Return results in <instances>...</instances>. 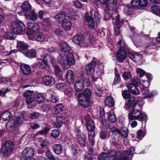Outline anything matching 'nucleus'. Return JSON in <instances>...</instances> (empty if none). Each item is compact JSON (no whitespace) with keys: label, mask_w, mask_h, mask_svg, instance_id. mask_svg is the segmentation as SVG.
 Wrapping results in <instances>:
<instances>
[{"label":"nucleus","mask_w":160,"mask_h":160,"mask_svg":"<svg viewBox=\"0 0 160 160\" xmlns=\"http://www.w3.org/2000/svg\"><path fill=\"white\" fill-rule=\"evenodd\" d=\"M21 69L22 72L25 75L29 74L31 72L30 67L28 65L25 63L21 64Z\"/></svg>","instance_id":"cd10ccee"},{"label":"nucleus","mask_w":160,"mask_h":160,"mask_svg":"<svg viewBox=\"0 0 160 160\" xmlns=\"http://www.w3.org/2000/svg\"><path fill=\"white\" fill-rule=\"evenodd\" d=\"M112 12H105L104 14V19L106 20H109L110 18H111V19L113 21L112 18Z\"/></svg>","instance_id":"680f3d73"},{"label":"nucleus","mask_w":160,"mask_h":160,"mask_svg":"<svg viewBox=\"0 0 160 160\" xmlns=\"http://www.w3.org/2000/svg\"><path fill=\"white\" fill-rule=\"evenodd\" d=\"M41 24L43 26L46 28V29L49 28L51 27L49 23L48 20L47 18L44 19L42 22Z\"/></svg>","instance_id":"603ef678"},{"label":"nucleus","mask_w":160,"mask_h":160,"mask_svg":"<svg viewBox=\"0 0 160 160\" xmlns=\"http://www.w3.org/2000/svg\"><path fill=\"white\" fill-rule=\"evenodd\" d=\"M67 13L64 12H61L56 14L54 18L55 20L59 22H61L64 19H66Z\"/></svg>","instance_id":"aec40b11"},{"label":"nucleus","mask_w":160,"mask_h":160,"mask_svg":"<svg viewBox=\"0 0 160 160\" xmlns=\"http://www.w3.org/2000/svg\"><path fill=\"white\" fill-rule=\"evenodd\" d=\"M122 77L125 80H127L131 78V73L130 72H125L122 75Z\"/></svg>","instance_id":"052dcab7"},{"label":"nucleus","mask_w":160,"mask_h":160,"mask_svg":"<svg viewBox=\"0 0 160 160\" xmlns=\"http://www.w3.org/2000/svg\"><path fill=\"white\" fill-rule=\"evenodd\" d=\"M58 59L59 62L62 64L67 63L69 65L71 66L75 64L74 57L72 53H69L67 55L65 52L59 53Z\"/></svg>","instance_id":"20e7f679"},{"label":"nucleus","mask_w":160,"mask_h":160,"mask_svg":"<svg viewBox=\"0 0 160 160\" xmlns=\"http://www.w3.org/2000/svg\"><path fill=\"white\" fill-rule=\"evenodd\" d=\"M140 83L143 88H147L150 84L149 81L143 79L140 80Z\"/></svg>","instance_id":"5fc2aeb1"},{"label":"nucleus","mask_w":160,"mask_h":160,"mask_svg":"<svg viewBox=\"0 0 160 160\" xmlns=\"http://www.w3.org/2000/svg\"><path fill=\"white\" fill-rule=\"evenodd\" d=\"M47 64L42 59H38V62L32 65L34 68L36 69L37 68L39 67L40 68H44L46 67Z\"/></svg>","instance_id":"a878e982"},{"label":"nucleus","mask_w":160,"mask_h":160,"mask_svg":"<svg viewBox=\"0 0 160 160\" xmlns=\"http://www.w3.org/2000/svg\"><path fill=\"white\" fill-rule=\"evenodd\" d=\"M48 92L52 96L51 101L53 103L57 102L59 99L58 96L57 94L55 93L53 91L51 90H48Z\"/></svg>","instance_id":"72a5a7b5"},{"label":"nucleus","mask_w":160,"mask_h":160,"mask_svg":"<svg viewBox=\"0 0 160 160\" xmlns=\"http://www.w3.org/2000/svg\"><path fill=\"white\" fill-rule=\"evenodd\" d=\"M108 118L109 121L112 123L115 122L116 120L115 113L113 111H111L109 113Z\"/></svg>","instance_id":"79ce46f5"},{"label":"nucleus","mask_w":160,"mask_h":160,"mask_svg":"<svg viewBox=\"0 0 160 160\" xmlns=\"http://www.w3.org/2000/svg\"><path fill=\"white\" fill-rule=\"evenodd\" d=\"M84 119L86 120L87 130L88 132V138L90 143L92 145L94 144V137L95 136L94 123L92 120L90 118V116L86 115L84 117Z\"/></svg>","instance_id":"f03ea898"},{"label":"nucleus","mask_w":160,"mask_h":160,"mask_svg":"<svg viewBox=\"0 0 160 160\" xmlns=\"http://www.w3.org/2000/svg\"><path fill=\"white\" fill-rule=\"evenodd\" d=\"M78 99L79 104L82 107L86 108L89 106L90 102V99L81 96H78Z\"/></svg>","instance_id":"2eb2a0df"},{"label":"nucleus","mask_w":160,"mask_h":160,"mask_svg":"<svg viewBox=\"0 0 160 160\" xmlns=\"http://www.w3.org/2000/svg\"><path fill=\"white\" fill-rule=\"evenodd\" d=\"M107 3V7L109 10V12H112L113 14L112 15V18L113 21L118 16L120 18L119 15L118 14L116 9L117 6V2L108 3Z\"/></svg>","instance_id":"f8f14e48"},{"label":"nucleus","mask_w":160,"mask_h":160,"mask_svg":"<svg viewBox=\"0 0 160 160\" xmlns=\"http://www.w3.org/2000/svg\"><path fill=\"white\" fill-rule=\"evenodd\" d=\"M34 154L33 149L30 147L26 148L23 150L22 157V160H28L32 157Z\"/></svg>","instance_id":"ddd939ff"},{"label":"nucleus","mask_w":160,"mask_h":160,"mask_svg":"<svg viewBox=\"0 0 160 160\" xmlns=\"http://www.w3.org/2000/svg\"><path fill=\"white\" fill-rule=\"evenodd\" d=\"M81 78V80H77L74 85L75 89L77 91L79 92L82 90L83 88L84 83H86L88 85L90 83L88 78H86L82 76Z\"/></svg>","instance_id":"9d476101"},{"label":"nucleus","mask_w":160,"mask_h":160,"mask_svg":"<svg viewBox=\"0 0 160 160\" xmlns=\"http://www.w3.org/2000/svg\"><path fill=\"white\" fill-rule=\"evenodd\" d=\"M22 8L25 14L30 11V10L31 9V6L29 2L25 1L22 5Z\"/></svg>","instance_id":"7c9ffc66"},{"label":"nucleus","mask_w":160,"mask_h":160,"mask_svg":"<svg viewBox=\"0 0 160 160\" xmlns=\"http://www.w3.org/2000/svg\"><path fill=\"white\" fill-rule=\"evenodd\" d=\"M131 5L133 8H139L140 3L139 0H132L131 2Z\"/></svg>","instance_id":"8fccbe9b"},{"label":"nucleus","mask_w":160,"mask_h":160,"mask_svg":"<svg viewBox=\"0 0 160 160\" xmlns=\"http://www.w3.org/2000/svg\"><path fill=\"white\" fill-rule=\"evenodd\" d=\"M27 26L31 30L30 34L33 33L35 34L40 30L39 25L35 22H28L27 23Z\"/></svg>","instance_id":"dca6fc26"},{"label":"nucleus","mask_w":160,"mask_h":160,"mask_svg":"<svg viewBox=\"0 0 160 160\" xmlns=\"http://www.w3.org/2000/svg\"><path fill=\"white\" fill-rule=\"evenodd\" d=\"M94 91L96 94L99 97H101L102 94V91L101 88L98 85L94 88Z\"/></svg>","instance_id":"3c124183"},{"label":"nucleus","mask_w":160,"mask_h":160,"mask_svg":"<svg viewBox=\"0 0 160 160\" xmlns=\"http://www.w3.org/2000/svg\"><path fill=\"white\" fill-rule=\"evenodd\" d=\"M133 9L129 6H126L125 7L124 11L126 15H130L133 12Z\"/></svg>","instance_id":"a18cd8bd"},{"label":"nucleus","mask_w":160,"mask_h":160,"mask_svg":"<svg viewBox=\"0 0 160 160\" xmlns=\"http://www.w3.org/2000/svg\"><path fill=\"white\" fill-rule=\"evenodd\" d=\"M56 119V121L53 123V125L56 128H60L62 124L63 118L61 116H58Z\"/></svg>","instance_id":"f704fd0d"},{"label":"nucleus","mask_w":160,"mask_h":160,"mask_svg":"<svg viewBox=\"0 0 160 160\" xmlns=\"http://www.w3.org/2000/svg\"><path fill=\"white\" fill-rule=\"evenodd\" d=\"M152 12L156 15H160V8L157 5H154L151 8Z\"/></svg>","instance_id":"de8ad7c7"},{"label":"nucleus","mask_w":160,"mask_h":160,"mask_svg":"<svg viewBox=\"0 0 160 160\" xmlns=\"http://www.w3.org/2000/svg\"><path fill=\"white\" fill-rule=\"evenodd\" d=\"M60 134V132L58 130L55 129L52 131L51 135L54 138H58Z\"/></svg>","instance_id":"338daca9"},{"label":"nucleus","mask_w":160,"mask_h":160,"mask_svg":"<svg viewBox=\"0 0 160 160\" xmlns=\"http://www.w3.org/2000/svg\"><path fill=\"white\" fill-rule=\"evenodd\" d=\"M46 155L49 160H57L58 158H55L52 155L51 152L49 150L47 151L46 153Z\"/></svg>","instance_id":"13d9d810"},{"label":"nucleus","mask_w":160,"mask_h":160,"mask_svg":"<svg viewBox=\"0 0 160 160\" xmlns=\"http://www.w3.org/2000/svg\"><path fill=\"white\" fill-rule=\"evenodd\" d=\"M66 78L67 81L70 83L73 82L74 78L73 72L71 70H68L66 74Z\"/></svg>","instance_id":"c85d7f7f"},{"label":"nucleus","mask_w":160,"mask_h":160,"mask_svg":"<svg viewBox=\"0 0 160 160\" xmlns=\"http://www.w3.org/2000/svg\"><path fill=\"white\" fill-rule=\"evenodd\" d=\"M10 91L8 88H3L0 90V96L3 97L5 96V94Z\"/></svg>","instance_id":"e2e57ef3"},{"label":"nucleus","mask_w":160,"mask_h":160,"mask_svg":"<svg viewBox=\"0 0 160 160\" xmlns=\"http://www.w3.org/2000/svg\"><path fill=\"white\" fill-rule=\"evenodd\" d=\"M14 147V144L10 141H7L2 145L1 150V153L3 154V156H7L12 151Z\"/></svg>","instance_id":"1a4fd4ad"},{"label":"nucleus","mask_w":160,"mask_h":160,"mask_svg":"<svg viewBox=\"0 0 160 160\" xmlns=\"http://www.w3.org/2000/svg\"><path fill=\"white\" fill-rule=\"evenodd\" d=\"M94 18L96 20V23L97 24L99 23L101 19L98 11H95L94 12Z\"/></svg>","instance_id":"6e6d98bb"},{"label":"nucleus","mask_w":160,"mask_h":160,"mask_svg":"<svg viewBox=\"0 0 160 160\" xmlns=\"http://www.w3.org/2000/svg\"><path fill=\"white\" fill-rule=\"evenodd\" d=\"M78 96H81L90 99L91 92L90 89L86 88L82 92L79 93Z\"/></svg>","instance_id":"473e14b6"},{"label":"nucleus","mask_w":160,"mask_h":160,"mask_svg":"<svg viewBox=\"0 0 160 160\" xmlns=\"http://www.w3.org/2000/svg\"><path fill=\"white\" fill-rule=\"evenodd\" d=\"M25 55L28 58H33L36 57V52L34 50H31L26 52Z\"/></svg>","instance_id":"a19ab883"},{"label":"nucleus","mask_w":160,"mask_h":160,"mask_svg":"<svg viewBox=\"0 0 160 160\" xmlns=\"http://www.w3.org/2000/svg\"><path fill=\"white\" fill-rule=\"evenodd\" d=\"M53 59H54L52 56L47 55L44 57L42 60L45 62H46V64L48 65V63H51L52 64Z\"/></svg>","instance_id":"c03bdc74"},{"label":"nucleus","mask_w":160,"mask_h":160,"mask_svg":"<svg viewBox=\"0 0 160 160\" xmlns=\"http://www.w3.org/2000/svg\"><path fill=\"white\" fill-rule=\"evenodd\" d=\"M99 160H109L107 154L103 152L100 154L98 156Z\"/></svg>","instance_id":"864d4df0"},{"label":"nucleus","mask_w":160,"mask_h":160,"mask_svg":"<svg viewBox=\"0 0 160 160\" xmlns=\"http://www.w3.org/2000/svg\"><path fill=\"white\" fill-rule=\"evenodd\" d=\"M142 92L143 94L146 95V97H144V98H145L146 97L150 98L153 96L151 92H149L147 88H143L142 90Z\"/></svg>","instance_id":"37998d69"},{"label":"nucleus","mask_w":160,"mask_h":160,"mask_svg":"<svg viewBox=\"0 0 160 160\" xmlns=\"http://www.w3.org/2000/svg\"><path fill=\"white\" fill-rule=\"evenodd\" d=\"M117 44L118 47H120L117 53V58L119 62H122L127 57V53L124 50V42L123 41L120 40Z\"/></svg>","instance_id":"39448f33"},{"label":"nucleus","mask_w":160,"mask_h":160,"mask_svg":"<svg viewBox=\"0 0 160 160\" xmlns=\"http://www.w3.org/2000/svg\"><path fill=\"white\" fill-rule=\"evenodd\" d=\"M145 132L142 130H139L137 132V137L138 139H141L145 136Z\"/></svg>","instance_id":"0e129e2a"},{"label":"nucleus","mask_w":160,"mask_h":160,"mask_svg":"<svg viewBox=\"0 0 160 160\" xmlns=\"http://www.w3.org/2000/svg\"><path fill=\"white\" fill-rule=\"evenodd\" d=\"M64 91V94L68 96V97H72L73 95L72 91V90L70 88L68 87V88L65 89Z\"/></svg>","instance_id":"4d7b16f0"},{"label":"nucleus","mask_w":160,"mask_h":160,"mask_svg":"<svg viewBox=\"0 0 160 160\" xmlns=\"http://www.w3.org/2000/svg\"><path fill=\"white\" fill-rule=\"evenodd\" d=\"M113 23L115 24L116 23V25L114 26L115 32V35L118 36L120 33V28L121 26L123 24L126 25L127 24L128 25H129L128 21L125 19H121L120 20V18L118 16L116 17L114 20L113 21Z\"/></svg>","instance_id":"6e6552de"},{"label":"nucleus","mask_w":160,"mask_h":160,"mask_svg":"<svg viewBox=\"0 0 160 160\" xmlns=\"http://www.w3.org/2000/svg\"><path fill=\"white\" fill-rule=\"evenodd\" d=\"M128 130L127 128H124L120 131V134L122 138H126L128 135Z\"/></svg>","instance_id":"69168bd1"},{"label":"nucleus","mask_w":160,"mask_h":160,"mask_svg":"<svg viewBox=\"0 0 160 160\" xmlns=\"http://www.w3.org/2000/svg\"><path fill=\"white\" fill-rule=\"evenodd\" d=\"M115 78L113 81V83L115 85H116L121 80V78L120 75L118 73V69L117 68L115 69Z\"/></svg>","instance_id":"09e8293b"},{"label":"nucleus","mask_w":160,"mask_h":160,"mask_svg":"<svg viewBox=\"0 0 160 160\" xmlns=\"http://www.w3.org/2000/svg\"><path fill=\"white\" fill-rule=\"evenodd\" d=\"M14 117L16 119L15 122L18 124H22L24 120L23 114L21 112H16L14 114Z\"/></svg>","instance_id":"a211bd4d"},{"label":"nucleus","mask_w":160,"mask_h":160,"mask_svg":"<svg viewBox=\"0 0 160 160\" xmlns=\"http://www.w3.org/2000/svg\"><path fill=\"white\" fill-rule=\"evenodd\" d=\"M60 46L62 51L60 53H64L69 52L70 50L69 46L65 42L62 41L60 43Z\"/></svg>","instance_id":"bb28decb"},{"label":"nucleus","mask_w":160,"mask_h":160,"mask_svg":"<svg viewBox=\"0 0 160 160\" xmlns=\"http://www.w3.org/2000/svg\"><path fill=\"white\" fill-rule=\"evenodd\" d=\"M11 28L13 33L20 34L24 31L25 26L22 21L18 20L12 22Z\"/></svg>","instance_id":"423d86ee"},{"label":"nucleus","mask_w":160,"mask_h":160,"mask_svg":"<svg viewBox=\"0 0 160 160\" xmlns=\"http://www.w3.org/2000/svg\"><path fill=\"white\" fill-rule=\"evenodd\" d=\"M61 22L62 23V26L63 29L67 31L71 29L72 26V23L69 20L67 19H64Z\"/></svg>","instance_id":"393cba45"},{"label":"nucleus","mask_w":160,"mask_h":160,"mask_svg":"<svg viewBox=\"0 0 160 160\" xmlns=\"http://www.w3.org/2000/svg\"><path fill=\"white\" fill-rule=\"evenodd\" d=\"M78 143L82 146H85V138H83L82 137H79L77 138Z\"/></svg>","instance_id":"774afa93"},{"label":"nucleus","mask_w":160,"mask_h":160,"mask_svg":"<svg viewBox=\"0 0 160 160\" xmlns=\"http://www.w3.org/2000/svg\"><path fill=\"white\" fill-rule=\"evenodd\" d=\"M105 102L106 105L110 107H112L114 104V102L113 99L109 96L106 98Z\"/></svg>","instance_id":"c9c22d12"},{"label":"nucleus","mask_w":160,"mask_h":160,"mask_svg":"<svg viewBox=\"0 0 160 160\" xmlns=\"http://www.w3.org/2000/svg\"><path fill=\"white\" fill-rule=\"evenodd\" d=\"M85 20L89 27H93L95 26L96 23L92 17L89 16H86Z\"/></svg>","instance_id":"2f4dec72"},{"label":"nucleus","mask_w":160,"mask_h":160,"mask_svg":"<svg viewBox=\"0 0 160 160\" xmlns=\"http://www.w3.org/2000/svg\"><path fill=\"white\" fill-rule=\"evenodd\" d=\"M18 125L15 120H12L8 122L6 124V128L9 130L14 131Z\"/></svg>","instance_id":"5701e85b"},{"label":"nucleus","mask_w":160,"mask_h":160,"mask_svg":"<svg viewBox=\"0 0 160 160\" xmlns=\"http://www.w3.org/2000/svg\"><path fill=\"white\" fill-rule=\"evenodd\" d=\"M135 149L134 147H131L129 149V152L128 150H125L121 154L117 153L115 149H111L108 151L107 154L109 158L117 154L113 160H131L133 154L135 153Z\"/></svg>","instance_id":"f257e3e1"},{"label":"nucleus","mask_w":160,"mask_h":160,"mask_svg":"<svg viewBox=\"0 0 160 160\" xmlns=\"http://www.w3.org/2000/svg\"><path fill=\"white\" fill-rule=\"evenodd\" d=\"M44 84L46 86H51L55 82V79L52 76L46 75L42 79Z\"/></svg>","instance_id":"4468645a"},{"label":"nucleus","mask_w":160,"mask_h":160,"mask_svg":"<svg viewBox=\"0 0 160 160\" xmlns=\"http://www.w3.org/2000/svg\"><path fill=\"white\" fill-rule=\"evenodd\" d=\"M138 86H135L132 83H128L127 87L128 90L132 94L135 95H138L139 93V91L137 88Z\"/></svg>","instance_id":"412c9836"},{"label":"nucleus","mask_w":160,"mask_h":160,"mask_svg":"<svg viewBox=\"0 0 160 160\" xmlns=\"http://www.w3.org/2000/svg\"><path fill=\"white\" fill-rule=\"evenodd\" d=\"M63 109V105L60 104L55 106L54 110L55 113L58 115L61 114Z\"/></svg>","instance_id":"4c0bfd02"},{"label":"nucleus","mask_w":160,"mask_h":160,"mask_svg":"<svg viewBox=\"0 0 160 160\" xmlns=\"http://www.w3.org/2000/svg\"><path fill=\"white\" fill-rule=\"evenodd\" d=\"M96 64L95 61H92L86 66L85 71L87 75H91L93 72L94 68L96 66Z\"/></svg>","instance_id":"6ab92c4d"},{"label":"nucleus","mask_w":160,"mask_h":160,"mask_svg":"<svg viewBox=\"0 0 160 160\" xmlns=\"http://www.w3.org/2000/svg\"><path fill=\"white\" fill-rule=\"evenodd\" d=\"M129 121L130 122L134 120L139 121L147 120V115L145 113L139 109H132L128 114Z\"/></svg>","instance_id":"7ed1b4c3"},{"label":"nucleus","mask_w":160,"mask_h":160,"mask_svg":"<svg viewBox=\"0 0 160 160\" xmlns=\"http://www.w3.org/2000/svg\"><path fill=\"white\" fill-rule=\"evenodd\" d=\"M46 35L40 32L35 34L34 33L29 34L28 38L29 40H36L37 41L42 42L46 40Z\"/></svg>","instance_id":"9b49d317"},{"label":"nucleus","mask_w":160,"mask_h":160,"mask_svg":"<svg viewBox=\"0 0 160 160\" xmlns=\"http://www.w3.org/2000/svg\"><path fill=\"white\" fill-rule=\"evenodd\" d=\"M17 44V48L18 51L20 52H22L23 53L27 48V44L24 42L21 41H18Z\"/></svg>","instance_id":"b1692460"},{"label":"nucleus","mask_w":160,"mask_h":160,"mask_svg":"<svg viewBox=\"0 0 160 160\" xmlns=\"http://www.w3.org/2000/svg\"><path fill=\"white\" fill-rule=\"evenodd\" d=\"M25 15L26 18L32 21L36 20L38 18L37 14L33 10L26 13Z\"/></svg>","instance_id":"4be33fe9"},{"label":"nucleus","mask_w":160,"mask_h":160,"mask_svg":"<svg viewBox=\"0 0 160 160\" xmlns=\"http://www.w3.org/2000/svg\"><path fill=\"white\" fill-rule=\"evenodd\" d=\"M110 132L109 131L104 130L102 131L100 134V138L102 139H106L109 138Z\"/></svg>","instance_id":"ea45409f"},{"label":"nucleus","mask_w":160,"mask_h":160,"mask_svg":"<svg viewBox=\"0 0 160 160\" xmlns=\"http://www.w3.org/2000/svg\"><path fill=\"white\" fill-rule=\"evenodd\" d=\"M56 88L57 89L62 91H64L65 89L68 88V86L64 83H59L57 84Z\"/></svg>","instance_id":"49530a36"},{"label":"nucleus","mask_w":160,"mask_h":160,"mask_svg":"<svg viewBox=\"0 0 160 160\" xmlns=\"http://www.w3.org/2000/svg\"><path fill=\"white\" fill-rule=\"evenodd\" d=\"M1 117L5 121H6L10 119L12 117V115L9 111H6L2 113Z\"/></svg>","instance_id":"e433bc0d"},{"label":"nucleus","mask_w":160,"mask_h":160,"mask_svg":"<svg viewBox=\"0 0 160 160\" xmlns=\"http://www.w3.org/2000/svg\"><path fill=\"white\" fill-rule=\"evenodd\" d=\"M4 38L5 39H13L14 38L13 34L11 32H8L4 35Z\"/></svg>","instance_id":"bf43d9fd"},{"label":"nucleus","mask_w":160,"mask_h":160,"mask_svg":"<svg viewBox=\"0 0 160 160\" xmlns=\"http://www.w3.org/2000/svg\"><path fill=\"white\" fill-rule=\"evenodd\" d=\"M34 97V100L38 103H42L44 101V94L36 92Z\"/></svg>","instance_id":"c756f323"},{"label":"nucleus","mask_w":160,"mask_h":160,"mask_svg":"<svg viewBox=\"0 0 160 160\" xmlns=\"http://www.w3.org/2000/svg\"><path fill=\"white\" fill-rule=\"evenodd\" d=\"M127 55L132 61L135 62L141 60L142 57L141 54L134 52H129Z\"/></svg>","instance_id":"f3484780"},{"label":"nucleus","mask_w":160,"mask_h":160,"mask_svg":"<svg viewBox=\"0 0 160 160\" xmlns=\"http://www.w3.org/2000/svg\"><path fill=\"white\" fill-rule=\"evenodd\" d=\"M72 41L81 47H86L88 45L85 37L82 34H76L73 36Z\"/></svg>","instance_id":"0eeeda50"},{"label":"nucleus","mask_w":160,"mask_h":160,"mask_svg":"<svg viewBox=\"0 0 160 160\" xmlns=\"http://www.w3.org/2000/svg\"><path fill=\"white\" fill-rule=\"evenodd\" d=\"M62 148L61 145L58 144H55L53 147V151L57 154H60L62 152Z\"/></svg>","instance_id":"58836bf2"}]
</instances>
